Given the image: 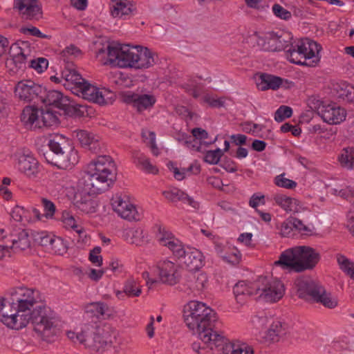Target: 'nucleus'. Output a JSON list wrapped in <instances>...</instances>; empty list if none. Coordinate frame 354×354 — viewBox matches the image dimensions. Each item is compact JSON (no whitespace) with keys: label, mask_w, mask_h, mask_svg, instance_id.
I'll return each instance as SVG.
<instances>
[{"label":"nucleus","mask_w":354,"mask_h":354,"mask_svg":"<svg viewBox=\"0 0 354 354\" xmlns=\"http://www.w3.org/2000/svg\"><path fill=\"white\" fill-rule=\"evenodd\" d=\"M201 342H195L192 344V349L198 354H207L209 351L213 350L214 347L210 348L205 344L202 340ZM221 347H215L220 350Z\"/></svg>","instance_id":"62"},{"label":"nucleus","mask_w":354,"mask_h":354,"mask_svg":"<svg viewBox=\"0 0 354 354\" xmlns=\"http://www.w3.org/2000/svg\"><path fill=\"white\" fill-rule=\"evenodd\" d=\"M320 254L306 245L295 246L283 251L274 265L296 272L311 270L319 261Z\"/></svg>","instance_id":"6"},{"label":"nucleus","mask_w":354,"mask_h":354,"mask_svg":"<svg viewBox=\"0 0 354 354\" xmlns=\"http://www.w3.org/2000/svg\"><path fill=\"white\" fill-rule=\"evenodd\" d=\"M292 37L288 32H270L257 39V44L264 50L280 51L287 50L290 46Z\"/></svg>","instance_id":"14"},{"label":"nucleus","mask_w":354,"mask_h":354,"mask_svg":"<svg viewBox=\"0 0 354 354\" xmlns=\"http://www.w3.org/2000/svg\"><path fill=\"white\" fill-rule=\"evenodd\" d=\"M274 201L286 212L297 213L303 209L299 201L286 195L277 194L274 196Z\"/></svg>","instance_id":"31"},{"label":"nucleus","mask_w":354,"mask_h":354,"mask_svg":"<svg viewBox=\"0 0 354 354\" xmlns=\"http://www.w3.org/2000/svg\"><path fill=\"white\" fill-rule=\"evenodd\" d=\"M44 93V87L30 80L19 81L15 86V94L19 100L39 104V96Z\"/></svg>","instance_id":"18"},{"label":"nucleus","mask_w":354,"mask_h":354,"mask_svg":"<svg viewBox=\"0 0 354 354\" xmlns=\"http://www.w3.org/2000/svg\"><path fill=\"white\" fill-rule=\"evenodd\" d=\"M116 180V167L109 156H99L87 167L79 185L82 190L74 198L75 206L86 214L96 212L97 204L93 195L102 193L109 189Z\"/></svg>","instance_id":"1"},{"label":"nucleus","mask_w":354,"mask_h":354,"mask_svg":"<svg viewBox=\"0 0 354 354\" xmlns=\"http://www.w3.org/2000/svg\"><path fill=\"white\" fill-rule=\"evenodd\" d=\"M4 230H0V240L2 244H0V252L2 253V257L8 254V257L11 256L12 252V241L10 239V233L8 235H3Z\"/></svg>","instance_id":"45"},{"label":"nucleus","mask_w":354,"mask_h":354,"mask_svg":"<svg viewBox=\"0 0 354 354\" xmlns=\"http://www.w3.org/2000/svg\"><path fill=\"white\" fill-rule=\"evenodd\" d=\"M39 103L46 106L53 105L63 110L66 114L69 115H77L80 111L79 106L74 104L61 92L55 90L46 91L45 88H44L43 94L39 96Z\"/></svg>","instance_id":"13"},{"label":"nucleus","mask_w":354,"mask_h":354,"mask_svg":"<svg viewBox=\"0 0 354 354\" xmlns=\"http://www.w3.org/2000/svg\"><path fill=\"white\" fill-rule=\"evenodd\" d=\"M159 281L168 285L176 284L180 279L179 266L169 260L160 261L157 263Z\"/></svg>","instance_id":"21"},{"label":"nucleus","mask_w":354,"mask_h":354,"mask_svg":"<svg viewBox=\"0 0 354 354\" xmlns=\"http://www.w3.org/2000/svg\"><path fill=\"white\" fill-rule=\"evenodd\" d=\"M339 97L353 102L354 100V87L350 84H343L339 92Z\"/></svg>","instance_id":"57"},{"label":"nucleus","mask_w":354,"mask_h":354,"mask_svg":"<svg viewBox=\"0 0 354 354\" xmlns=\"http://www.w3.org/2000/svg\"><path fill=\"white\" fill-rule=\"evenodd\" d=\"M30 67L36 70L38 73H42L48 66V61L44 57H39L37 59H31Z\"/></svg>","instance_id":"56"},{"label":"nucleus","mask_w":354,"mask_h":354,"mask_svg":"<svg viewBox=\"0 0 354 354\" xmlns=\"http://www.w3.org/2000/svg\"><path fill=\"white\" fill-rule=\"evenodd\" d=\"M184 322L194 333L198 334L200 340L210 348L224 343L223 334L216 331L218 317L216 312L205 303L191 301L183 310Z\"/></svg>","instance_id":"2"},{"label":"nucleus","mask_w":354,"mask_h":354,"mask_svg":"<svg viewBox=\"0 0 354 354\" xmlns=\"http://www.w3.org/2000/svg\"><path fill=\"white\" fill-rule=\"evenodd\" d=\"M308 105L328 124H337L346 119V111L335 103H327L311 97L308 99Z\"/></svg>","instance_id":"11"},{"label":"nucleus","mask_w":354,"mask_h":354,"mask_svg":"<svg viewBox=\"0 0 354 354\" xmlns=\"http://www.w3.org/2000/svg\"><path fill=\"white\" fill-rule=\"evenodd\" d=\"M292 110L290 107L282 105L274 113V120L277 122H282L286 118L291 117Z\"/></svg>","instance_id":"53"},{"label":"nucleus","mask_w":354,"mask_h":354,"mask_svg":"<svg viewBox=\"0 0 354 354\" xmlns=\"http://www.w3.org/2000/svg\"><path fill=\"white\" fill-rule=\"evenodd\" d=\"M73 133L75 134V137L83 147L95 153H97L100 149L98 137L85 130H77Z\"/></svg>","instance_id":"28"},{"label":"nucleus","mask_w":354,"mask_h":354,"mask_svg":"<svg viewBox=\"0 0 354 354\" xmlns=\"http://www.w3.org/2000/svg\"><path fill=\"white\" fill-rule=\"evenodd\" d=\"M41 204L44 211V214L41 216H45L47 218H53L56 210L55 204L46 198L41 199Z\"/></svg>","instance_id":"55"},{"label":"nucleus","mask_w":354,"mask_h":354,"mask_svg":"<svg viewBox=\"0 0 354 354\" xmlns=\"http://www.w3.org/2000/svg\"><path fill=\"white\" fill-rule=\"evenodd\" d=\"M185 192L178 188H173L163 192L164 196L171 202L182 201L185 197Z\"/></svg>","instance_id":"50"},{"label":"nucleus","mask_w":354,"mask_h":354,"mask_svg":"<svg viewBox=\"0 0 354 354\" xmlns=\"http://www.w3.org/2000/svg\"><path fill=\"white\" fill-rule=\"evenodd\" d=\"M39 113L40 123L41 122L44 126L50 127L57 124L59 120L58 117L56 113L53 112L50 109L46 108V109H41Z\"/></svg>","instance_id":"42"},{"label":"nucleus","mask_w":354,"mask_h":354,"mask_svg":"<svg viewBox=\"0 0 354 354\" xmlns=\"http://www.w3.org/2000/svg\"><path fill=\"white\" fill-rule=\"evenodd\" d=\"M165 247H167L173 255L179 260L185 254V250H187V248L185 247L183 243L176 237L172 241L169 242L168 245Z\"/></svg>","instance_id":"43"},{"label":"nucleus","mask_w":354,"mask_h":354,"mask_svg":"<svg viewBox=\"0 0 354 354\" xmlns=\"http://www.w3.org/2000/svg\"><path fill=\"white\" fill-rule=\"evenodd\" d=\"M295 286L299 298L306 301L322 304L326 308H334L337 300L319 283L306 277H299L295 281Z\"/></svg>","instance_id":"8"},{"label":"nucleus","mask_w":354,"mask_h":354,"mask_svg":"<svg viewBox=\"0 0 354 354\" xmlns=\"http://www.w3.org/2000/svg\"><path fill=\"white\" fill-rule=\"evenodd\" d=\"M263 128V125L252 123L251 122H246L243 124V129L245 132L252 133L255 136H259V131H261Z\"/></svg>","instance_id":"58"},{"label":"nucleus","mask_w":354,"mask_h":354,"mask_svg":"<svg viewBox=\"0 0 354 354\" xmlns=\"http://www.w3.org/2000/svg\"><path fill=\"white\" fill-rule=\"evenodd\" d=\"M192 136H189L190 139H192L194 142L198 144V140L207 139L208 138V133L201 128H194L192 130Z\"/></svg>","instance_id":"63"},{"label":"nucleus","mask_w":354,"mask_h":354,"mask_svg":"<svg viewBox=\"0 0 354 354\" xmlns=\"http://www.w3.org/2000/svg\"><path fill=\"white\" fill-rule=\"evenodd\" d=\"M284 334L285 328L283 324L279 320H274L266 332L263 338L269 343L277 342Z\"/></svg>","instance_id":"33"},{"label":"nucleus","mask_w":354,"mask_h":354,"mask_svg":"<svg viewBox=\"0 0 354 354\" xmlns=\"http://www.w3.org/2000/svg\"><path fill=\"white\" fill-rule=\"evenodd\" d=\"M337 261L340 269L354 280V263L341 254H337Z\"/></svg>","instance_id":"44"},{"label":"nucleus","mask_w":354,"mask_h":354,"mask_svg":"<svg viewBox=\"0 0 354 354\" xmlns=\"http://www.w3.org/2000/svg\"><path fill=\"white\" fill-rule=\"evenodd\" d=\"M14 5L26 19L38 20L41 17L42 12L37 0H16Z\"/></svg>","instance_id":"23"},{"label":"nucleus","mask_w":354,"mask_h":354,"mask_svg":"<svg viewBox=\"0 0 354 354\" xmlns=\"http://www.w3.org/2000/svg\"><path fill=\"white\" fill-rule=\"evenodd\" d=\"M272 10L274 15L281 19L289 20L292 17L291 12L278 3L274 4Z\"/></svg>","instance_id":"54"},{"label":"nucleus","mask_w":354,"mask_h":354,"mask_svg":"<svg viewBox=\"0 0 354 354\" xmlns=\"http://www.w3.org/2000/svg\"><path fill=\"white\" fill-rule=\"evenodd\" d=\"M123 289L128 297H137L142 293L138 280L133 277H129L124 281Z\"/></svg>","instance_id":"38"},{"label":"nucleus","mask_w":354,"mask_h":354,"mask_svg":"<svg viewBox=\"0 0 354 354\" xmlns=\"http://www.w3.org/2000/svg\"><path fill=\"white\" fill-rule=\"evenodd\" d=\"M101 248L100 247L94 248L89 254V260L96 266H101L102 263V257L100 254Z\"/></svg>","instance_id":"64"},{"label":"nucleus","mask_w":354,"mask_h":354,"mask_svg":"<svg viewBox=\"0 0 354 354\" xmlns=\"http://www.w3.org/2000/svg\"><path fill=\"white\" fill-rule=\"evenodd\" d=\"M67 249L68 248L63 239L55 236H54L48 247V250H50L52 252L58 255H63L65 254L67 252Z\"/></svg>","instance_id":"47"},{"label":"nucleus","mask_w":354,"mask_h":354,"mask_svg":"<svg viewBox=\"0 0 354 354\" xmlns=\"http://www.w3.org/2000/svg\"><path fill=\"white\" fill-rule=\"evenodd\" d=\"M341 165L348 169L354 168V148H344L339 157Z\"/></svg>","instance_id":"41"},{"label":"nucleus","mask_w":354,"mask_h":354,"mask_svg":"<svg viewBox=\"0 0 354 354\" xmlns=\"http://www.w3.org/2000/svg\"><path fill=\"white\" fill-rule=\"evenodd\" d=\"M331 193L336 196H339L342 198L348 199L354 197V188L347 187L344 189H338L337 188L331 189Z\"/></svg>","instance_id":"59"},{"label":"nucleus","mask_w":354,"mask_h":354,"mask_svg":"<svg viewBox=\"0 0 354 354\" xmlns=\"http://www.w3.org/2000/svg\"><path fill=\"white\" fill-rule=\"evenodd\" d=\"M157 239L160 244L166 246L175 238L174 234L165 226L158 225Z\"/></svg>","instance_id":"46"},{"label":"nucleus","mask_w":354,"mask_h":354,"mask_svg":"<svg viewBox=\"0 0 354 354\" xmlns=\"http://www.w3.org/2000/svg\"><path fill=\"white\" fill-rule=\"evenodd\" d=\"M110 12L113 17L126 19L136 13V6L129 0H111Z\"/></svg>","instance_id":"24"},{"label":"nucleus","mask_w":354,"mask_h":354,"mask_svg":"<svg viewBox=\"0 0 354 354\" xmlns=\"http://www.w3.org/2000/svg\"><path fill=\"white\" fill-rule=\"evenodd\" d=\"M133 162L142 171L156 174L158 172V168L151 164L150 160L143 153L137 152L133 154Z\"/></svg>","instance_id":"35"},{"label":"nucleus","mask_w":354,"mask_h":354,"mask_svg":"<svg viewBox=\"0 0 354 354\" xmlns=\"http://www.w3.org/2000/svg\"><path fill=\"white\" fill-rule=\"evenodd\" d=\"M292 224L294 229L297 230L299 233L303 235H311L313 233L314 227L306 225L303 222L295 217H292Z\"/></svg>","instance_id":"51"},{"label":"nucleus","mask_w":354,"mask_h":354,"mask_svg":"<svg viewBox=\"0 0 354 354\" xmlns=\"http://www.w3.org/2000/svg\"><path fill=\"white\" fill-rule=\"evenodd\" d=\"M255 288H257L259 297L268 302L279 301L285 293L283 283L277 279L268 277H258Z\"/></svg>","instance_id":"12"},{"label":"nucleus","mask_w":354,"mask_h":354,"mask_svg":"<svg viewBox=\"0 0 354 354\" xmlns=\"http://www.w3.org/2000/svg\"><path fill=\"white\" fill-rule=\"evenodd\" d=\"M126 241L136 245H141L145 243V239L143 230L141 228L129 229L124 234Z\"/></svg>","instance_id":"39"},{"label":"nucleus","mask_w":354,"mask_h":354,"mask_svg":"<svg viewBox=\"0 0 354 354\" xmlns=\"http://www.w3.org/2000/svg\"><path fill=\"white\" fill-rule=\"evenodd\" d=\"M28 52L27 42L22 41L21 44H12L9 48V57L6 61V67L14 73H17L19 70H24L29 55Z\"/></svg>","instance_id":"15"},{"label":"nucleus","mask_w":354,"mask_h":354,"mask_svg":"<svg viewBox=\"0 0 354 354\" xmlns=\"http://www.w3.org/2000/svg\"><path fill=\"white\" fill-rule=\"evenodd\" d=\"M122 97L125 103L131 104L138 112L150 109L156 102V99L153 95L138 94L131 91L124 92Z\"/></svg>","instance_id":"20"},{"label":"nucleus","mask_w":354,"mask_h":354,"mask_svg":"<svg viewBox=\"0 0 354 354\" xmlns=\"http://www.w3.org/2000/svg\"><path fill=\"white\" fill-rule=\"evenodd\" d=\"M16 320V326L12 329L20 330L30 322L33 330L44 341L51 342L57 335V328L53 311L46 304L40 303L28 315H22Z\"/></svg>","instance_id":"5"},{"label":"nucleus","mask_w":354,"mask_h":354,"mask_svg":"<svg viewBox=\"0 0 354 354\" xmlns=\"http://www.w3.org/2000/svg\"><path fill=\"white\" fill-rule=\"evenodd\" d=\"M134 62L133 68H148L155 63L153 53L149 48L139 46Z\"/></svg>","instance_id":"29"},{"label":"nucleus","mask_w":354,"mask_h":354,"mask_svg":"<svg viewBox=\"0 0 354 354\" xmlns=\"http://www.w3.org/2000/svg\"><path fill=\"white\" fill-rule=\"evenodd\" d=\"M39 109L35 106H26L21 115V120L26 127H32L35 124V127H40Z\"/></svg>","instance_id":"32"},{"label":"nucleus","mask_w":354,"mask_h":354,"mask_svg":"<svg viewBox=\"0 0 354 354\" xmlns=\"http://www.w3.org/2000/svg\"><path fill=\"white\" fill-rule=\"evenodd\" d=\"M20 31L24 35H32L39 38H48L47 35L43 34L35 26L22 27Z\"/></svg>","instance_id":"61"},{"label":"nucleus","mask_w":354,"mask_h":354,"mask_svg":"<svg viewBox=\"0 0 354 354\" xmlns=\"http://www.w3.org/2000/svg\"><path fill=\"white\" fill-rule=\"evenodd\" d=\"M118 333L110 325L100 326L96 323L85 324L81 331H68L67 337L74 342H79L95 351L108 348L115 342Z\"/></svg>","instance_id":"4"},{"label":"nucleus","mask_w":354,"mask_h":354,"mask_svg":"<svg viewBox=\"0 0 354 354\" xmlns=\"http://www.w3.org/2000/svg\"><path fill=\"white\" fill-rule=\"evenodd\" d=\"M10 240L12 241V252L24 251L30 246L28 232L23 229L16 228L10 232Z\"/></svg>","instance_id":"27"},{"label":"nucleus","mask_w":354,"mask_h":354,"mask_svg":"<svg viewBox=\"0 0 354 354\" xmlns=\"http://www.w3.org/2000/svg\"><path fill=\"white\" fill-rule=\"evenodd\" d=\"M293 230L294 225L292 224V217H290L281 223L280 234L283 236H291Z\"/></svg>","instance_id":"60"},{"label":"nucleus","mask_w":354,"mask_h":354,"mask_svg":"<svg viewBox=\"0 0 354 354\" xmlns=\"http://www.w3.org/2000/svg\"><path fill=\"white\" fill-rule=\"evenodd\" d=\"M139 46L129 44H111L107 47L106 63L120 68H133Z\"/></svg>","instance_id":"10"},{"label":"nucleus","mask_w":354,"mask_h":354,"mask_svg":"<svg viewBox=\"0 0 354 354\" xmlns=\"http://www.w3.org/2000/svg\"><path fill=\"white\" fill-rule=\"evenodd\" d=\"M73 93L82 98L100 104H104L109 102L111 97L109 95H113L106 89L100 90L97 87L91 84L86 80L80 86L72 87Z\"/></svg>","instance_id":"16"},{"label":"nucleus","mask_w":354,"mask_h":354,"mask_svg":"<svg viewBox=\"0 0 354 354\" xmlns=\"http://www.w3.org/2000/svg\"><path fill=\"white\" fill-rule=\"evenodd\" d=\"M207 276L203 272H190L186 275L181 290L189 296L197 297L206 288Z\"/></svg>","instance_id":"19"},{"label":"nucleus","mask_w":354,"mask_h":354,"mask_svg":"<svg viewBox=\"0 0 354 354\" xmlns=\"http://www.w3.org/2000/svg\"><path fill=\"white\" fill-rule=\"evenodd\" d=\"M44 303L40 292L24 286L12 289L10 297H0V320L10 328L16 326L19 317L28 315L31 309Z\"/></svg>","instance_id":"3"},{"label":"nucleus","mask_w":354,"mask_h":354,"mask_svg":"<svg viewBox=\"0 0 354 354\" xmlns=\"http://www.w3.org/2000/svg\"><path fill=\"white\" fill-rule=\"evenodd\" d=\"M282 78L267 73L260 74L256 79V84L259 90H277L281 85Z\"/></svg>","instance_id":"30"},{"label":"nucleus","mask_w":354,"mask_h":354,"mask_svg":"<svg viewBox=\"0 0 354 354\" xmlns=\"http://www.w3.org/2000/svg\"><path fill=\"white\" fill-rule=\"evenodd\" d=\"M225 342L221 345L214 346V347H221L220 350L223 352H227L229 354H254V350L252 347L245 344L235 345L224 337Z\"/></svg>","instance_id":"34"},{"label":"nucleus","mask_w":354,"mask_h":354,"mask_svg":"<svg viewBox=\"0 0 354 354\" xmlns=\"http://www.w3.org/2000/svg\"><path fill=\"white\" fill-rule=\"evenodd\" d=\"M274 183L280 187L293 189L296 187L297 183L292 180L285 178V174L278 175L274 178Z\"/></svg>","instance_id":"52"},{"label":"nucleus","mask_w":354,"mask_h":354,"mask_svg":"<svg viewBox=\"0 0 354 354\" xmlns=\"http://www.w3.org/2000/svg\"><path fill=\"white\" fill-rule=\"evenodd\" d=\"M87 313H91L97 317L109 315L110 310L108 305L102 301L92 302L86 307Z\"/></svg>","instance_id":"40"},{"label":"nucleus","mask_w":354,"mask_h":354,"mask_svg":"<svg viewBox=\"0 0 354 354\" xmlns=\"http://www.w3.org/2000/svg\"><path fill=\"white\" fill-rule=\"evenodd\" d=\"M223 155V151L218 148L215 150H209L205 153L204 161L210 165H216Z\"/></svg>","instance_id":"49"},{"label":"nucleus","mask_w":354,"mask_h":354,"mask_svg":"<svg viewBox=\"0 0 354 354\" xmlns=\"http://www.w3.org/2000/svg\"><path fill=\"white\" fill-rule=\"evenodd\" d=\"M62 221L66 228H71L78 234L79 239L84 241V238L86 236V234L84 227L77 224L75 218L69 212L64 211L63 212Z\"/></svg>","instance_id":"37"},{"label":"nucleus","mask_w":354,"mask_h":354,"mask_svg":"<svg viewBox=\"0 0 354 354\" xmlns=\"http://www.w3.org/2000/svg\"><path fill=\"white\" fill-rule=\"evenodd\" d=\"M48 146L51 152L44 154L48 163L59 169H69L78 162L77 151L69 145L64 136L59 134L53 136Z\"/></svg>","instance_id":"7"},{"label":"nucleus","mask_w":354,"mask_h":354,"mask_svg":"<svg viewBox=\"0 0 354 354\" xmlns=\"http://www.w3.org/2000/svg\"><path fill=\"white\" fill-rule=\"evenodd\" d=\"M111 204L113 211L124 219L136 221H140L142 218V214L126 196H123L118 194L114 195L111 200Z\"/></svg>","instance_id":"17"},{"label":"nucleus","mask_w":354,"mask_h":354,"mask_svg":"<svg viewBox=\"0 0 354 354\" xmlns=\"http://www.w3.org/2000/svg\"><path fill=\"white\" fill-rule=\"evenodd\" d=\"M180 261L190 270H197L203 265V255L198 250L187 247Z\"/></svg>","instance_id":"26"},{"label":"nucleus","mask_w":354,"mask_h":354,"mask_svg":"<svg viewBox=\"0 0 354 354\" xmlns=\"http://www.w3.org/2000/svg\"><path fill=\"white\" fill-rule=\"evenodd\" d=\"M17 167L20 172L31 179L37 178L40 172L39 161L28 151L19 155Z\"/></svg>","instance_id":"22"},{"label":"nucleus","mask_w":354,"mask_h":354,"mask_svg":"<svg viewBox=\"0 0 354 354\" xmlns=\"http://www.w3.org/2000/svg\"><path fill=\"white\" fill-rule=\"evenodd\" d=\"M62 78L65 82L63 84L65 86L76 87L80 86L85 80L82 75L75 69L72 68H66L62 71Z\"/></svg>","instance_id":"36"},{"label":"nucleus","mask_w":354,"mask_h":354,"mask_svg":"<svg viewBox=\"0 0 354 354\" xmlns=\"http://www.w3.org/2000/svg\"><path fill=\"white\" fill-rule=\"evenodd\" d=\"M54 237V235L49 234L46 232H37L33 234L34 241L37 244L46 247H48Z\"/></svg>","instance_id":"48"},{"label":"nucleus","mask_w":354,"mask_h":354,"mask_svg":"<svg viewBox=\"0 0 354 354\" xmlns=\"http://www.w3.org/2000/svg\"><path fill=\"white\" fill-rule=\"evenodd\" d=\"M322 49L320 44L305 38L291 44L286 50V56L292 63L315 67L320 62Z\"/></svg>","instance_id":"9"},{"label":"nucleus","mask_w":354,"mask_h":354,"mask_svg":"<svg viewBox=\"0 0 354 354\" xmlns=\"http://www.w3.org/2000/svg\"><path fill=\"white\" fill-rule=\"evenodd\" d=\"M256 285H257V279L252 282L241 281L236 283L233 292L237 302L243 304L247 297L258 295L257 288H255Z\"/></svg>","instance_id":"25"}]
</instances>
